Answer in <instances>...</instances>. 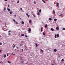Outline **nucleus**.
<instances>
[{
    "label": "nucleus",
    "mask_w": 65,
    "mask_h": 65,
    "mask_svg": "<svg viewBox=\"0 0 65 65\" xmlns=\"http://www.w3.org/2000/svg\"><path fill=\"white\" fill-rule=\"evenodd\" d=\"M8 35H10V33H9L8 34Z\"/></svg>",
    "instance_id": "obj_50"
},
{
    "label": "nucleus",
    "mask_w": 65,
    "mask_h": 65,
    "mask_svg": "<svg viewBox=\"0 0 65 65\" xmlns=\"http://www.w3.org/2000/svg\"><path fill=\"white\" fill-rule=\"evenodd\" d=\"M43 35H45V34L44 33V32H43Z\"/></svg>",
    "instance_id": "obj_23"
},
{
    "label": "nucleus",
    "mask_w": 65,
    "mask_h": 65,
    "mask_svg": "<svg viewBox=\"0 0 65 65\" xmlns=\"http://www.w3.org/2000/svg\"><path fill=\"white\" fill-rule=\"evenodd\" d=\"M0 37H1V35H0Z\"/></svg>",
    "instance_id": "obj_52"
},
{
    "label": "nucleus",
    "mask_w": 65,
    "mask_h": 65,
    "mask_svg": "<svg viewBox=\"0 0 65 65\" xmlns=\"http://www.w3.org/2000/svg\"><path fill=\"white\" fill-rule=\"evenodd\" d=\"M59 34H57V37H59Z\"/></svg>",
    "instance_id": "obj_17"
},
{
    "label": "nucleus",
    "mask_w": 65,
    "mask_h": 65,
    "mask_svg": "<svg viewBox=\"0 0 65 65\" xmlns=\"http://www.w3.org/2000/svg\"><path fill=\"white\" fill-rule=\"evenodd\" d=\"M6 55H4V58H6Z\"/></svg>",
    "instance_id": "obj_24"
},
{
    "label": "nucleus",
    "mask_w": 65,
    "mask_h": 65,
    "mask_svg": "<svg viewBox=\"0 0 65 65\" xmlns=\"http://www.w3.org/2000/svg\"><path fill=\"white\" fill-rule=\"evenodd\" d=\"M5 1H7V0H4Z\"/></svg>",
    "instance_id": "obj_45"
},
{
    "label": "nucleus",
    "mask_w": 65,
    "mask_h": 65,
    "mask_svg": "<svg viewBox=\"0 0 65 65\" xmlns=\"http://www.w3.org/2000/svg\"><path fill=\"white\" fill-rule=\"evenodd\" d=\"M26 15H29L28 14V13H26Z\"/></svg>",
    "instance_id": "obj_37"
},
{
    "label": "nucleus",
    "mask_w": 65,
    "mask_h": 65,
    "mask_svg": "<svg viewBox=\"0 0 65 65\" xmlns=\"http://www.w3.org/2000/svg\"><path fill=\"white\" fill-rule=\"evenodd\" d=\"M19 3V1H18L17 2V3L18 4Z\"/></svg>",
    "instance_id": "obj_33"
},
{
    "label": "nucleus",
    "mask_w": 65,
    "mask_h": 65,
    "mask_svg": "<svg viewBox=\"0 0 65 65\" xmlns=\"http://www.w3.org/2000/svg\"><path fill=\"white\" fill-rule=\"evenodd\" d=\"M57 49H54V52H57Z\"/></svg>",
    "instance_id": "obj_1"
},
{
    "label": "nucleus",
    "mask_w": 65,
    "mask_h": 65,
    "mask_svg": "<svg viewBox=\"0 0 65 65\" xmlns=\"http://www.w3.org/2000/svg\"><path fill=\"white\" fill-rule=\"evenodd\" d=\"M41 52H42V53H43V52H44L43 50H41Z\"/></svg>",
    "instance_id": "obj_12"
},
{
    "label": "nucleus",
    "mask_w": 65,
    "mask_h": 65,
    "mask_svg": "<svg viewBox=\"0 0 65 65\" xmlns=\"http://www.w3.org/2000/svg\"><path fill=\"white\" fill-rule=\"evenodd\" d=\"M22 52H23V49H22Z\"/></svg>",
    "instance_id": "obj_42"
},
{
    "label": "nucleus",
    "mask_w": 65,
    "mask_h": 65,
    "mask_svg": "<svg viewBox=\"0 0 65 65\" xmlns=\"http://www.w3.org/2000/svg\"><path fill=\"white\" fill-rule=\"evenodd\" d=\"M1 63V62H0V63Z\"/></svg>",
    "instance_id": "obj_53"
},
{
    "label": "nucleus",
    "mask_w": 65,
    "mask_h": 65,
    "mask_svg": "<svg viewBox=\"0 0 65 65\" xmlns=\"http://www.w3.org/2000/svg\"><path fill=\"white\" fill-rule=\"evenodd\" d=\"M13 21H14V22H15V20L14 19H13Z\"/></svg>",
    "instance_id": "obj_32"
},
{
    "label": "nucleus",
    "mask_w": 65,
    "mask_h": 65,
    "mask_svg": "<svg viewBox=\"0 0 65 65\" xmlns=\"http://www.w3.org/2000/svg\"><path fill=\"white\" fill-rule=\"evenodd\" d=\"M24 21H22V24H24Z\"/></svg>",
    "instance_id": "obj_5"
},
{
    "label": "nucleus",
    "mask_w": 65,
    "mask_h": 65,
    "mask_svg": "<svg viewBox=\"0 0 65 65\" xmlns=\"http://www.w3.org/2000/svg\"><path fill=\"white\" fill-rule=\"evenodd\" d=\"M7 10H8V11H10V9L8 8L7 9Z\"/></svg>",
    "instance_id": "obj_15"
},
{
    "label": "nucleus",
    "mask_w": 65,
    "mask_h": 65,
    "mask_svg": "<svg viewBox=\"0 0 65 65\" xmlns=\"http://www.w3.org/2000/svg\"><path fill=\"white\" fill-rule=\"evenodd\" d=\"M41 32H42V28H41Z\"/></svg>",
    "instance_id": "obj_20"
},
{
    "label": "nucleus",
    "mask_w": 65,
    "mask_h": 65,
    "mask_svg": "<svg viewBox=\"0 0 65 65\" xmlns=\"http://www.w3.org/2000/svg\"><path fill=\"white\" fill-rule=\"evenodd\" d=\"M20 9H21V10H22L23 9H22V8H20Z\"/></svg>",
    "instance_id": "obj_36"
},
{
    "label": "nucleus",
    "mask_w": 65,
    "mask_h": 65,
    "mask_svg": "<svg viewBox=\"0 0 65 65\" xmlns=\"http://www.w3.org/2000/svg\"><path fill=\"white\" fill-rule=\"evenodd\" d=\"M57 19H54V21L55 22H56V21H57Z\"/></svg>",
    "instance_id": "obj_4"
},
{
    "label": "nucleus",
    "mask_w": 65,
    "mask_h": 65,
    "mask_svg": "<svg viewBox=\"0 0 65 65\" xmlns=\"http://www.w3.org/2000/svg\"><path fill=\"white\" fill-rule=\"evenodd\" d=\"M56 29L57 30H59V27H57Z\"/></svg>",
    "instance_id": "obj_2"
},
{
    "label": "nucleus",
    "mask_w": 65,
    "mask_h": 65,
    "mask_svg": "<svg viewBox=\"0 0 65 65\" xmlns=\"http://www.w3.org/2000/svg\"><path fill=\"white\" fill-rule=\"evenodd\" d=\"M51 30H52V31H54V29L52 28H51Z\"/></svg>",
    "instance_id": "obj_6"
},
{
    "label": "nucleus",
    "mask_w": 65,
    "mask_h": 65,
    "mask_svg": "<svg viewBox=\"0 0 65 65\" xmlns=\"http://www.w3.org/2000/svg\"><path fill=\"white\" fill-rule=\"evenodd\" d=\"M8 7H9V5H8Z\"/></svg>",
    "instance_id": "obj_41"
},
{
    "label": "nucleus",
    "mask_w": 65,
    "mask_h": 65,
    "mask_svg": "<svg viewBox=\"0 0 65 65\" xmlns=\"http://www.w3.org/2000/svg\"><path fill=\"white\" fill-rule=\"evenodd\" d=\"M63 30H65V28H62Z\"/></svg>",
    "instance_id": "obj_21"
},
{
    "label": "nucleus",
    "mask_w": 65,
    "mask_h": 65,
    "mask_svg": "<svg viewBox=\"0 0 65 65\" xmlns=\"http://www.w3.org/2000/svg\"><path fill=\"white\" fill-rule=\"evenodd\" d=\"M30 1H31V0H29Z\"/></svg>",
    "instance_id": "obj_54"
},
{
    "label": "nucleus",
    "mask_w": 65,
    "mask_h": 65,
    "mask_svg": "<svg viewBox=\"0 0 65 65\" xmlns=\"http://www.w3.org/2000/svg\"><path fill=\"white\" fill-rule=\"evenodd\" d=\"M47 25H46L45 26V28H46V27H47Z\"/></svg>",
    "instance_id": "obj_22"
},
{
    "label": "nucleus",
    "mask_w": 65,
    "mask_h": 65,
    "mask_svg": "<svg viewBox=\"0 0 65 65\" xmlns=\"http://www.w3.org/2000/svg\"><path fill=\"white\" fill-rule=\"evenodd\" d=\"M57 6H59V3H57Z\"/></svg>",
    "instance_id": "obj_3"
},
{
    "label": "nucleus",
    "mask_w": 65,
    "mask_h": 65,
    "mask_svg": "<svg viewBox=\"0 0 65 65\" xmlns=\"http://www.w3.org/2000/svg\"><path fill=\"white\" fill-rule=\"evenodd\" d=\"M62 15V14L60 15H59V17H61V16Z\"/></svg>",
    "instance_id": "obj_38"
},
{
    "label": "nucleus",
    "mask_w": 65,
    "mask_h": 65,
    "mask_svg": "<svg viewBox=\"0 0 65 65\" xmlns=\"http://www.w3.org/2000/svg\"><path fill=\"white\" fill-rule=\"evenodd\" d=\"M34 17H35V16H34Z\"/></svg>",
    "instance_id": "obj_55"
},
{
    "label": "nucleus",
    "mask_w": 65,
    "mask_h": 65,
    "mask_svg": "<svg viewBox=\"0 0 65 65\" xmlns=\"http://www.w3.org/2000/svg\"><path fill=\"white\" fill-rule=\"evenodd\" d=\"M17 48H18V47H17Z\"/></svg>",
    "instance_id": "obj_51"
},
{
    "label": "nucleus",
    "mask_w": 65,
    "mask_h": 65,
    "mask_svg": "<svg viewBox=\"0 0 65 65\" xmlns=\"http://www.w3.org/2000/svg\"><path fill=\"white\" fill-rule=\"evenodd\" d=\"M38 15H39V12H38Z\"/></svg>",
    "instance_id": "obj_27"
},
{
    "label": "nucleus",
    "mask_w": 65,
    "mask_h": 65,
    "mask_svg": "<svg viewBox=\"0 0 65 65\" xmlns=\"http://www.w3.org/2000/svg\"><path fill=\"white\" fill-rule=\"evenodd\" d=\"M15 45H14L13 46V48H14V47H15Z\"/></svg>",
    "instance_id": "obj_34"
},
{
    "label": "nucleus",
    "mask_w": 65,
    "mask_h": 65,
    "mask_svg": "<svg viewBox=\"0 0 65 65\" xmlns=\"http://www.w3.org/2000/svg\"><path fill=\"white\" fill-rule=\"evenodd\" d=\"M4 10H6V8H4Z\"/></svg>",
    "instance_id": "obj_26"
},
{
    "label": "nucleus",
    "mask_w": 65,
    "mask_h": 65,
    "mask_svg": "<svg viewBox=\"0 0 65 65\" xmlns=\"http://www.w3.org/2000/svg\"><path fill=\"white\" fill-rule=\"evenodd\" d=\"M34 3L35 4H36V2L34 1Z\"/></svg>",
    "instance_id": "obj_25"
},
{
    "label": "nucleus",
    "mask_w": 65,
    "mask_h": 65,
    "mask_svg": "<svg viewBox=\"0 0 65 65\" xmlns=\"http://www.w3.org/2000/svg\"><path fill=\"white\" fill-rule=\"evenodd\" d=\"M8 63H9V64H10V63H11V62H10L9 61H8Z\"/></svg>",
    "instance_id": "obj_18"
},
{
    "label": "nucleus",
    "mask_w": 65,
    "mask_h": 65,
    "mask_svg": "<svg viewBox=\"0 0 65 65\" xmlns=\"http://www.w3.org/2000/svg\"><path fill=\"white\" fill-rule=\"evenodd\" d=\"M52 65H55L54 64H52Z\"/></svg>",
    "instance_id": "obj_47"
},
{
    "label": "nucleus",
    "mask_w": 65,
    "mask_h": 65,
    "mask_svg": "<svg viewBox=\"0 0 65 65\" xmlns=\"http://www.w3.org/2000/svg\"><path fill=\"white\" fill-rule=\"evenodd\" d=\"M14 17H16V16H17V15H14Z\"/></svg>",
    "instance_id": "obj_43"
},
{
    "label": "nucleus",
    "mask_w": 65,
    "mask_h": 65,
    "mask_svg": "<svg viewBox=\"0 0 65 65\" xmlns=\"http://www.w3.org/2000/svg\"><path fill=\"white\" fill-rule=\"evenodd\" d=\"M21 36H24V35L23 34H22L21 35Z\"/></svg>",
    "instance_id": "obj_16"
},
{
    "label": "nucleus",
    "mask_w": 65,
    "mask_h": 65,
    "mask_svg": "<svg viewBox=\"0 0 65 65\" xmlns=\"http://www.w3.org/2000/svg\"><path fill=\"white\" fill-rule=\"evenodd\" d=\"M24 61H22L21 63H24Z\"/></svg>",
    "instance_id": "obj_46"
},
{
    "label": "nucleus",
    "mask_w": 65,
    "mask_h": 65,
    "mask_svg": "<svg viewBox=\"0 0 65 65\" xmlns=\"http://www.w3.org/2000/svg\"><path fill=\"white\" fill-rule=\"evenodd\" d=\"M10 32H11V31L10 30H9L8 31V32L9 33H10Z\"/></svg>",
    "instance_id": "obj_35"
},
{
    "label": "nucleus",
    "mask_w": 65,
    "mask_h": 65,
    "mask_svg": "<svg viewBox=\"0 0 65 65\" xmlns=\"http://www.w3.org/2000/svg\"><path fill=\"white\" fill-rule=\"evenodd\" d=\"M27 16H28V18H29V17H30V15H28Z\"/></svg>",
    "instance_id": "obj_28"
},
{
    "label": "nucleus",
    "mask_w": 65,
    "mask_h": 65,
    "mask_svg": "<svg viewBox=\"0 0 65 65\" xmlns=\"http://www.w3.org/2000/svg\"><path fill=\"white\" fill-rule=\"evenodd\" d=\"M49 20L50 21H52V18H50L49 19Z\"/></svg>",
    "instance_id": "obj_8"
},
{
    "label": "nucleus",
    "mask_w": 65,
    "mask_h": 65,
    "mask_svg": "<svg viewBox=\"0 0 65 65\" xmlns=\"http://www.w3.org/2000/svg\"><path fill=\"white\" fill-rule=\"evenodd\" d=\"M15 23L16 24H18V23H17V22H15Z\"/></svg>",
    "instance_id": "obj_39"
},
{
    "label": "nucleus",
    "mask_w": 65,
    "mask_h": 65,
    "mask_svg": "<svg viewBox=\"0 0 65 65\" xmlns=\"http://www.w3.org/2000/svg\"><path fill=\"white\" fill-rule=\"evenodd\" d=\"M2 43H0V45H2Z\"/></svg>",
    "instance_id": "obj_30"
},
{
    "label": "nucleus",
    "mask_w": 65,
    "mask_h": 65,
    "mask_svg": "<svg viewBox=\"0 0 65 65\" xmlns=\"http://www.w3.org/2000/svg\"><path fill=\"white\" fill-rule=\"evenodd\" d=\"M7 56H9L8 54H7Z\"/></svg>",
    "instance_id": "obj_44"
},
{
    "label": "nucleus",
    "mask_w": 65,
    "mask_h": 65,
    "mask_svg": "<svg viewBox=\"0 0 65 65\" xmlns=\"http://www.w3.org/2000/svg\"><path fill=\"white\" fill-rule=\"evenodd\" d=\"M25 37H26V38L27 37V36L26 35H25Z\"/></svg>",
    "instance_id": "obj_40"
},
{
    "label": "nucleus",
    "mask_w": 65,
    "mask_h": 65,
    "mask_svg": "<svg viewBox=\"0 0 65 65\" xmlns=\"http://www.w3.org/2000/svg\"><path fill=\"white\" fill-rule=\"evenodd\" d=\"M13 54V55H15V54Z\"/></svg>",
    "instance_id": "obj_49"
},
{
    "label": "nucleus",
    "mask_w": 65,
    "mask_h": 65,
    "mask_svg": "<svg viewBox=\"0 0 65 65\" xmlns=\"http://www.w3.org/2000/svg\"><path fill=\"white\" fill-rule=\"evenodd\" d=\"M31 30L30 29H28V31L29 32H30Z\"/></svg>",
    "instance_id": "obj_10"
},
{
    "label": "nucleus",
    "mask_w": 65,
    "mask_h": 65,
    "mask_svg": "<svg viewBox=\"0 0 65 65\" xmlns=\"http://www.w3.org/2000/svg\"><path fill=\"white\" fill-rule=\"evenodd\" d=\"M41 9L39 10V12H41Z\"/></svg>",
    "instance_id": "obj_19"
},
{
    "label": "nucleus",
    "mask_w": 65,
    "mask_h": 65,
    "mask_svg": "<svg viewBox=\"0 0 65 65\" xmlns=\"http://www.w3.org/2000/svg\"><path fill=\"white\" fill-rule=\"evenodd\" d=\"M56 37H57V35H55V38H57Z\"/></svg>",
    "instance_id": "obj_7"
},
{
    "label": "nucleus",
    "mask_w": 65,
    "mask_h": 65,
    "mask_svg": "<svg viewBox=\"0 0 65 65\" xmlns=\"http://www.w3.org/2000/svg\"><path fill=\"white\" fill-rule=\"evenodd\" d=\"M64 60V59H62V60H61V61H63Z\"/></svg>",
    "instance_id": "obj_29"
},
{
    "label": "nucleus",
    "mask_w": 65,
    "mask_h": 65,
    "mask_svg": "<svg viewBox=\"0 0 65 65\" xmlns=\"http://www.w3.org/2000/svg\"><path fill=\"white\" fill-rule=\"evenodd\" d=\"M53 13H54L55 14V11H54V10H53Z\"/></svg>",
    "instance_id": "obj_31"
},
{
    "label": "nucleus",
    "mask_w": 65,
    "mask_h": 65,
    "mask_svg": "<svg viewBox=\"0 0 65 65\" xmlns=\"http://www.w3.org/2000/svg\"><path fill=\"white\" fill-rule=\"evenodd\" d=\"M29 22L30 24L31 23V20H29Z\"/></svg>",
    "instance_id": "obj_9"
},
{
    "label": "nucleus",
    "mask_w": 65,
    "mask_h": 65,
    "mask_svg": "<svg viewBox=\"0 0 65 65\" xmlns=\"http://www.w3.org/2000/svg\"><path fill=\"white\" fill-rule=\"evenodd\" d=\"M42 1H43V2L44 3H45V1H44L43 0Z\"/></svg>",
    "instance_id": "obj_13"
},
{
    "label": "nucleus",
    "mask_w": 65,
    "mask_h": 65,
    "mask_svg": "<svg viewBox=\"0 0 65 65\" xmlns=\"http://www.w3.org/2000/svg\"><path fill=\"white\" fill-rule=\"evenodd\" d=\"M10 14H12V11H11L10 12Z\"/></svg>",
    "instance_id": "obj_11"
},
{
    "label": "nucleus",
    "mask_w": 65,
    "mask_h": 65,
    "mask_svg": "<svg viewBox=\"0 0 65 65\" xmlns=\"http://www.w3.org/2000/svg\"><path fill=\"white\" fill-rule=\"evenodd\" d=\"M36 47H37V46H38V45H37V44H36Z\"/></svg>",
    "instance_id": "obj_14"
},
{
    "label": "nucleus",
    "mask_w": 65,
    "mask_h": 65,
    "mask_svg": "<svg viewBox=\"0 0 65 65\" xmlns=\"http://www.w3.org/2000/svg\"><path fill=\"white\" fill-rule=\"evenodd\" d=\"M0 52H1V50H0Z\"/></svg>",
    "instance_id": "obj_48"
}]
</instances>
